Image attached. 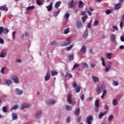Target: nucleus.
I'll list each match as a JSON object with an SVG mask.
<instances>
[{
	"mask_svg": "<svg viewBox=\"0 0 124 124\" xmlns=\"http://www.w3.org/2000/svg\"><path fill=\"white\" fill-rule=\"evenodd\" d=\"M75 6V4H74V0H71L69 1L68 3V8L71 9L73 8Z\"/></svg>",
	"mask_w": 124,
	"mask_h": 124,
	"instance_id": "obj_3",
	"label": "nucleus"
},
{
	"mask_svg": "<svg viewBox=\"0 0 124 124\" xmlns=\"http://www.w3.org/2000/svg\"><path fill=\"white\" fill-rule=\"evenodd\" d=\"M3 32V27H0V35Z\"/></svg>",
	"mask_w": 124,
	"mask_h": 124,
	"instance_id": "obj_48",
	"label": "nucleus"
},
{
	"mask_svg": "<svg viewBox=\"0 0 124 124\" xmlns=\"http://www.w3.org/2000/svg\"><path fill=\"white\" fill-rule=\"evenodd\" d=\"M46 7L47 11L48 12L52 11L53 9V3L52 2H50L49 5H48V6H46Z\"/></svg>",
	"mask_w": 124,
	"mask_h": 124,
	"instance_id": "obj_7",
	"label": "nucleus"
},
{
	"mask_svg": "<svg viewBox=\"0 0 124 124\" xmlns=\"http://www.w3.org/2000/svg\"><path fill=\"white\" fill-rule=\"evenodd\" d=\"M120 39L121 41H122L123 42H124V37L123 36H121L120 37Z\"/></svg>",
	"mask_w": 124,
	"mask_h": 124,
	"instance_id": "obj_58",
	"label": "nucleus"
},
{
	"mask_svg": "<svg viewBox=\"0 0 124 124\" xmlns=\"http://www.w3.org/2000/svg\"><path fill=\"white\" fill-rule=\"evenodd\" d=\"M0 58H5L6 57V53L2 52L0 54Z\"/></svg>",
	"mask_w": 124,
	"mask_h": 124,
	"instance_id": "obj_28",
	"label": "nucleus"
},
{
	"mask_svg": "<svg viewBox=\"0 0 124 124\" xmlns=\"http://www.w3.org/2000/svg\"><path fill=\"white\" fill-rule=\"evenodd\" d=\"M16 62H22V60L21 59H16Z\"/></svg>",
	"mask_w": 124,
	"mask_h": 124,
	"instance_id": "obj_62",
	"label": "nucleus"
},
{
	"mask_svg": "<svg viewBox=\"0 0 124 124\" xmlns=\"http://www.w3.org/2000/svg\"><path fill=\"white\" fill-rule=\"evenodd\" d=\"M55 103H56V101L53 99H49L47 102V104H51L52 105Z\"/></svg>",
	"mask_w": 124,
	"mask_h": 124,
	"instance_id": "obj_23",
	"label": "nucleus"
},
{
	"mask_svg": "<svg viewBox=\"0 0 124 124\" xmlns=\"http://www.w3.org/2000/svg\"><path fill=\"white\" fill-rule=\"evenodd\" d=\"M102 90H105V86L102 85L101 87L99 86H97L96 87L95 91L97 94L99 95L102 92Z\"/></svg>",
	"mask_w": 124,
	"mask_h": 124,
	"instance_id": "obj_1",
	"label": "nucleus"
},
{
	"mask_svg": "<svg viewBox=\"0 0 124 124\" xmlns=\"http://www.w3.org/2000/svg\"><path fill=\"white\" fill-rule=\"evenodd\" d=\"M0 44H3V43H4V41L3 40V39L0 38Z\"/></svg>",
	"mask_w": 124,
	"mask_h": 124,
	"instance_id": "obj_56",
	"label": "nucleus"
},
{
	"mask_svg": "<svg viewBox=\"0 0 124 124\" xmlns=\"http://www.w3.org/2000/svg\"><path fill=\"white\" fill-rule=\"evenodd\" d=\"M45 80L46 81H48L50 79V74L49 73H46V74L45 76Z\"/></svg>",
	"mask_w": 124,
	"mask_h": 124,
	"instance_id": "obj_25",
	"label": "nucleus"
},
{
	"mask_svg": "<svg viewBox=\"0 0 124 124\" xmlns=\"http://www.w3.org/2000/svg\"><path fill=\"white\" fill-rule=\"evenodd\" d=\"M3 31L4 33H8L9 32V30H8L7 28H3Z\"/></svg>",
	"mask_w": 124,
	"mask_h": 124,
	"instance_id": "obj_39",
	"label": "nucleus"
},
{
	"mask_svg": "<svg viewBox=\"0 0 124 124\" xmlns=\"http://www.w3.org/2000/svg\"><path fill=\"white\" fill-rule=\"evenodd\" d=\"M69 61H73L74 60V56L73 55H70L68 58Z\"/></svg>",
	"mask_w": 124,
	"mask_h": 124,
	"instance_id": "obj_37",
	"label": "nucleus"
},
{
	"mask_svg": "<svg viewBox=\"0 0 124 124\" xmlns=\"http://www.w3.org/2000/svg\"><path fill=\"white\" fill-rule=\"evenodd\" d=\"M112 29H114V30H116V31H119V29H118V26H117L116 25L112 26Z\"/></svg>",
	"mask_w": 124,
	"mask_h": 124,
	"instance_id": "obj_51",
	"label": "nucleus"
},
{
	"mask_svg": "<svg viewBox=\"0 0 124 124\" xmlns=\"http://www.w3.org/2000/svg\"><path fill=\"white\" fill-rule=\"evenodd\" d=\"M110 40L111 42H115L116 41V35L114 34H112L110 36Z\"/></svg>",
	"mask_w": 124,
	"mask_h": 124,
	"instance_id": "obj_15",
	"label": "nucleus"
},
{
	"mask_svg": "<svg viewBox=\"0 0 124 124\" xmlns=\"http://www.w3.org/2000/svg\"><path fill=\"white\" fill-rule=\"evenodd\" d=\"M71 43V38L68 37L67 40L64 42V45H62V46H67Z\"/></svg>",
	"mask_w": 124,
	"mask_h": 124,
	"instance_id": "obj_4",
	"label": "nucleus"
},
{
	"mask_svg": "<svg viewBox=\"0 0 124 124\" xmlns=\"http://www.w3.org/2000/svg\"><path fill=\"white\" fill-rule=\"evenodd\" d=\"M17 108L18 105H16L11 108V110H16V109H17Z\"/></svg>",
	"mask_w": 124,
	"mask_h": 124,
	"instance_id": "obj_49",
	"label": "nucleus"
},
{
	"mask_svg": "<svg viewBox=\"0 0 124 124\" xmlns=\"http://www.w3.org/2000/svg\"><path fill=\"white\" fill-rule=\"evenodd\" d=\"M82 67H83V68H85V67H89V65L87 63L84 62L83 63V64L82 65Z\"/></svg>",
	"mask_w": 124,
	"mask_h": 124,
	"instance_id": "obj_41",
	"label": "nucleus"
},
{
	"mask_svg": "<svg viewBox=\"0 0 124 124\" xmlns=\"http://www.w3.org/2000/svg\"><path fill=\"white\" fill-rule=\"evenodd\" d=\"M42 114V111L37 110L35 113V118H39Z\"/></svg>",
	"mask_w": 124,
	"mask_h": 124,
	"instance_id": "obj_10",
	"label": "nucleus"
},
{
	"mask_svg": "<svg viewBox=\"0 0 124 124\" xmlns=\"http://www.w3.org/2000/svg\"><path fill=\"white\" fill-rule=\"evenodd\" d=\"M15 93L17 95H21V94H23V91L20 90V89L16 88L15 90Z\"/></svg>",
	"mask_w": 124,
	"mask_h": 124,
	"instance_id": "obj_8",
	"label": "nucleus"
},
{
	"mask_svg": "<svg viewBox=\"0 0 124 124\" xmlns=\"http://www.w3.org/2000/svg\"><path fill=\"white\" fill-rule=\"evenodd\" d=\"M104 109H105L106 110H108V106L107 105H105L104 106Z\"/></svg>",
	"mask_w": 124,
	"mask_h": 124,
	"instance_id": "obj_64",
	"label": "nucleus"
},
{
	"mask_svg": "<svg viewBox=\"0 0 124 124\" xmlns=\"http://www.w3.org/2000/svg\"><path fill=\"white\" fill-rule=\"evenodd\" d=\"M12 116L13 117V120H17L18 119V116H17V114L15 113H13L12 114Z\"/></svg>",
	"mask_w": 124,
	"mask_h": 124,
	"instance_id": "obj_24",
	"label": "nucleus"
},
{
	"mask_svg": "<svg viewBox=\"0 0 124 124\" xmlns=\"http://www.w3.org/2000/svg\"><path fill=\"white\" fill-rule=\"evenodd\" d=\"M93 121V117L92 115H89L86 117V123L87 124H92V121Z\"/></svg>",
	"mask_w": 124,
	"mask_h": 124,
	"instance_id": "obj_2",
	"label": "nucleus"
},
{
	"mask_svg": "<svg viewBox=\"0 0 124 124\" xmlns=\"http://www.w3.org/2000/svg\"><path fill=\"white\" fill-rule=\"evenodd\" d=\"M80 99L82 100V101H84V99H85V95H82L80 96Z\"/></svg>",
	"mask_w": 124,
	"mask_h": 124,
	"instance_id": "obj_53",
	"label": "nucleus"
},
{
	"mask_svg": "<svg viewBox=\"0 0 124 124\" xmlns=\"http://www.w3.org/2000/svg\"><path fill=\"white\" fill-rule=\"evenodd\" d=\"M5 83H6L7 85H11V84H12V81H11V80L7 79L5 81Z\"/></svg>",
	"mask_w": 124,
	"mask_h": 124,
	"instance_id": "obj_29",
	"label": "nucleus"
},
{
	"mask_svg": "<svg viewBox=\"0 0 124 124\" xmlns=\"http://www.w3.org/2000/svg\"><path fill=\"white\" fill-rule=\"evenodd\" d=\"M73 88L77 87V83H76V81H74L73 83Z\"/></svg>",
	"mask_w": 124,
	"mask_h": 124,
	"instance_id": "obj_50",
	"label": "nucleus"
},
{
	"mask_svg": "<svg viewBox=\"0 0 124 124\" xmlns=\"http://www.w3.org/2000/svg\"><path fill=\"white\" fill-rule=\"evenodd\" d=\"M92 80H93L94 83H97V82H99V79L98 78L94 76H92Z\"/></svg>",
	"mask_w": 124,
	"mask_h": 124,
	"instance_id": "obj_13",
	"label": "nucleus"
},
{
	"mask_svg": "<svg viewBox=\"0 0 124 124\" xmlns=\"http://www.w3.org/2000/svg\"><path fill=\"white\" fill-rule=\"evenodd\" d=\"M107 57L108 60H111V58H112V54L111 53H108L107 55Z\"/></svg>",
	"mask_w": 124,
	"mask_h": 124,
	"instance_id": "obj_42",
	"label": "nucleus"
},
{
	"mask_svg": "<svg viewBox=\"0 0 124 124\" xmlns=\"http://www.w3.org/2000/svg\"><path fill=\"white\" fill-rule=\"evenodd\" d=\"M89 33V30H86L85 31L84 33L83 34L82 37L83 38L86 39L88 37V34Z\"/></svg>",
	"mask_w": 124,
	"mask_h": 124,
	"instance_id": "obj_16",
	"label": "nucleus"
},
{
	"mask_svg": "<svg viewBox=\"0 0 124 124\" xmlns=\"http://www.w3.org/2000/svg\"><path fill=\"white\" fill-rule=\"evenodd\" d=\"M12 80L14 81L16 84H19V78L17 77L16 76H13L12 77Z\"/></svg>",
	"mask_w": 124,
	"mask_h": 124,
	"instance_id": "obj_5",
	"label": "nucleus"
},
{
	"mask_svg": "<svg viewBox=\"0 0 124 124\" xmlns=\"http://www.w3.org/2000/svg\"><path fill=\"white\" fill-rule=\"evenodd\" d=\"M80 65L78 63H75L74 65H73V68H76L77 67H78V66H79Z\"/></svg>",
	"mask_w": 124,
	"mask_h": 124,
	"instance_id": "obj_46",
	"label": "nucleus"
},
{
	"mask_svg": "<svg viewBox=\"0 0 124 124\" xmlns=\"http://www.w3.org/2000/svg\"><path fill=\"white\" fill-rule=\"evenodd\" d=\"M107 93V91L105 89L103 90V93H102L103 95H105V94H106Z\"/></svg>",
	"mask_w": 124,
	"mask_h": 124,
	"instance_id": "obj_55",
	"label": "nucleus"
},
{
	"mask_svg": "<svg viewBox=\"0 0 124 124\" xmlns=\"http://www.w3.org/2000/svg\"><path fill=\"white\" fill-rule=\"evenodd\" d=\"M51 76H55L56 75H58V72L55 70H52L51 72Z\"/></svg>",
	"mask_w": 124,
	"mask_h": 124,
	"instance_id": "obj_26",
	"label": "nucleus"
},
{
	"mask_svg": "<svg viewBox=\"0 0 124 124\" xmlns=\"http://www.w3.org/2000/svg\"><path fill=\"white\" fill-rule=\"evenodd\" d=\"M4 67H2L1 69V73H2L3 74H4Z\"/></svg>",
	"mask_w": 124,
	"mask_h": 124,
	"instance_id": "obj_57",
	"label": "nucleus"
},
{
	"mask_svg": "<svg viewBox=\"0 0 124 124\" xmlns=\"http://www.w3.org/2000/svg\"><path fill=\"white\" fill-rule=\"evenodd\" d=\"M29 107H30V105L24 103L21 105L20 109V110H24V109L29 108Z\"/></svg>",
	"mask_w": 124,
	"mask_h": 124,
	"instance_id": "obj_6",
	"label": "nucleus"
},
{
	"mask_svg": "<svg viewBox=\"0 0 124 124\" xmlns=\"http://www.w3.org/2000/svg\"><path fill=\"white\" fill-rule=\"evenodd\" d=\"M122 6V5L120 3L116 4L114 6L115 10H118V9H120Z\"/></svg>",
	"mask_w": 124,
	"mask_h": 124,
	"instance_id": "obj_17",
	"label": "nucleus"
},
{
	"mask_svg": "<svg viewBox=\"0 0 124 124\" xmlns=\"http://www.w3.org/2000/svg\"><path fill=\"white\" fill-rule=\"evenodd\" d=\"M88 17V16H85L84 17H82V20L83 23H85L86 22V19Z\"/></svg>",
	"mask_w": 124,
	"mask_h": 124,
	"instance_id": "obj_45",
	"label": "nucleus"
},
{
	"mask_svg": "<svg viewBox=\"0 0 124 124\" xmlns=\"http://www.w3.org/2000/svg\"><path fill=\"white\" fill-rule=\"evenodd\" d=\"M36 3L38 5H41L43 2L41 1V0H36Z\"/></svg>",
	"mask_w": 124,
	"mask_h": 124,
	"instance_id": "obj_35",
	"label": "nucleus"
},
{
	"mask_svg": "<svg viewBox=\"0 0 124 124\" xmlns=\"http://www.w3.org/2000/svg\"><path fill=\"white\" fill-rule=\"evenodd\" d=\"M72 97V95H71V94H69L67 96V100L69 104H71V103H72V100H71Z\"/></svg>",
	"mask_w": 124,
	"mask_h": 124,
	"instance_id": "obj_9",
	"label": "nucleus"
},
{
	"mask_svg": "<svg viewBox=\"0 0 124 124\" xmlns=\"http://www.w3.org/2000/svg\"><path fill=\"white\" fill-rule=\"evenodd\" d=\"M51 45H52V46H58V43L53 41L51 43Z\"/></svg>",
	"mask_w": 124,
	"mask_h": 124,
	"instance_id": "obj_38",
	"label": "nucleus"
},
{
	"mask_svg": "<svg viewBox=\"0 0 124 124\" xmlns=\"http://www.w3.org/2000/svg\"><path fill=\"white\" fill-rule=\"evenodd\" d=\"M123 21H120V28H123L124 27V25H123Z\"/></svg>",
	"mask_w": 124,
	"mask_h": 124,
	"instance_id": "obj_59",
	"label": "nucleus"
},
{
	"mask_svg": "<svg viewBox=\"0 0 124 124\" xmlns=\"http://www.w3.org/2000/svg\"><path fill=\"white\" fill-rule=\"evenodd\" d=\"M94 105L95 107H99V100L97 99L95 101Z\"/></svg>",
	"mask_w": 124,
	"mask_h": 124,
	"instance_id": "obj_27",
	"label": "nucleus"
},
{
	"mask_svg": "<svg viewBox=\"0 0 124 124\" xmlns=\"http://www.w3.org/2000/svg\"><path fill=\"white\" fill-rule=\"evenodd\" d=\"M113 119H114V116L113 115H110L108 117V122H111Z\"/></svg>",
	"mask_w": 124,
	"mask_h": 124,
	"instance_id": "obj_32",
	"label": "nucleus"
},
{
	"mask_svg": "<svg viewBox=\"0 0 124 124\" xmlns=\"http://www.w3.org/2000/svg\"><path fill=\"white\" fill-rule=\"evenodd\" d=\"M80 90H81V87H80V86H78L76 89V93H79Z\"/></svg>",
	"mask_w": 124,
	"mask_h": 124,
	"instance_id": "obj_43",
	"label": "nucleus"
},
{
	"mask_svg": "<svg viewBox=\"0 0 124 124\" xmlns=\"http://www.w3.org/2000/svg\"><path fill=\"white\" fill-rule=\"evenodd\" d=\"M107 113H108V111H104V112H100L99 114V119H101V118H102L104 116H105V115H106Z\"/></svg>",
	"mask_w": 124,
	"mask_h": 124,
	"instance_id": "obj_11",
	"label": "nucleus"
},
{
	"mask_svg": "<svg viewBox=\"0 0 124 124\" xmlns=\"http://www.w3.org/2000/svg\"><path fill=\"white\" fill-rule=\"evenodd\" d=\"M120 21H121L122 22H124V14H123L122 15V17L121 20Z\"/></svg>",
	"mask_w": 124,
	"mask_h": 124,
	"instance_id": "obj_63",
	"label": "nucleus"
},
{
	"mask_svg": "<svg viewBox=\"0 0 124 124\" xmlns=\"http://www.w3.org/2000/svg\"><path fill=\"white\" fill-rule=\"evenodd\" d=\"M83 27V24L81 22H78L77 23V28L78 29H80V28Z\"/></svg>",
	"mask_w": 124,
	"mask_h": 124,
	"instance_id": "obj_21",
	"label": "nucleus"
},
{
	"mask_svg": "<svg viewBox=\"0 0 124 124\" xmlns=\"http://www.w3.org/2000/svg\"><path fill=\"white\" fill-rule=\"evenodd\" d=\"M69 16H70V15H69L68 13H66L64 15V19H65V20H67V19L69 18Z\"/></svg>",
	"mask_w": 124,
	"mask_h": 124,
	"instance_id": "obj_30",
	"label": "nucleus"
},
{
	"mask_svg": "<svg viewBox=\"0 0 124 124\" xmlns=\"http://www.w3.org/2000/svg\"><path fill=\"white\" fill-rule=\"evenodd\" d=\"M0 10H3L4 11H8V8L5 6H0Z\"/></svg>",
	"mask_w": 124,
	"mask_h": 124,
	"instance_id": "obj_19",
	"label": "nucleus"
},
{
	"mask_svg": "<svg viewBox=\"0 0 124 124\" xmlns=\"http://www.w3.org/2000/svg\"><path fill=\"white\" fill-rule=\"evenodd\" d=\"M60 12H61L60 10H58L57 11L54 12L53 15L54 17H57V16H58L59 14H60Z\"/></svg>",
	"mask_w": 124,
	"mask_h": 124,
	"instance_id": "obj_22",
	"label": "nucleus"
},
{
	"mask_svg": "<svg viewBox=\"0 0 124 124\" xmlns=\"http://www.w3.org/2000/svg\"><path fill=\"white\" fill-rule=\"evenodd\" d=\"M73 47V45L67 47V50H68V51H70V49H71V48H72Z\"/></svg>",
	"mask_w": 124,
	"mask_h": 124,
	"instance_id": "obj_61",
	"label": "nucleus"
},
{
	"mask_svg": "<svg viewBox=\"0 0 124 124\" xmlns=\"http://www.w3.org/2000/svg\"><path fill=\"white\" fill-rule=\"evenodd\" d=\"M35 7L34 6H29L27 8L26 10H31V9H34Z\"/></svg>",
	"mask_w": 124,
	"mask_h": 124,
	"instance_id": "obj_36",
	"label": "nucleus"
},
{
	"mask_svg": "<svg viewBox=\"0 0 124 124\" xmlns=\"http://www.w3.org/2000/svg\"><path fill=\"white\" fill-rule=\"evenodd\" d=\"M88 28H89V29H91V27H92V24L91 23V22H89L87 25Z\"/></svg>",
	"mask_w": 124,
	"mask_h": 124,
	"instance_id": "obj_60",
	"label": "nucleus"
},
{
	"mask_svg": "<svg viewBox=\"0 0 124 124\" xmlns=\"http://www.w3.org/2000/svg\"><path fill=\"white\" fill-rule=\"evenodd\" d=\"M66 109L67 111H71V110H72V107L70 106H66Z\"/></svg>",
	"mask_w": 124,
	"mask_h": 124,
	"instance_id": "obj_33",
	"label": "nucleus"
},
{
	"mask_svg": "<svg viewBox=\"0 0 124 124\" xmlns=\"http://www.w3.org/2000/svg\"><path fill=\"white\" fill-rule=\"evenodd\" d=\"M106 13L107 15L110 14L111 13V10H107L106 11Z\"/></svg>",
	"mask_w": 124,
	"mask_h": 124,
	"instance_id": "obj_54",
	"label": "nucleus"
},
{
	"mask_svg": "<svg viewBox=\"0 0 124 124\" xmlns=\"http://www.w3.org/2000/svg\"><path fill=\"white\" fill-rule=\"evenodd\" d=\"M68 32H69V29L68 28H67L64 30V34H67Z\"/></svg>",
	"mask_w": 124,
	"mask_h": 124,
	"instance_id": "obj_40",
	"label": "nucleus"
},
{
	"mask_svg": "<svg viewBox=\"0 0 124 124\" xmlns=\"http://www.w3.org/2000/svg\"><path fill=\"white\" fill-rule=\"evenodd\" d=\"M84 6V3L81 0L78 2V8H83Z\"/></svg>",
	"mask_w": 124,
	"mask_h": 124,
	"instance_id": "obj_18",
	"label": "nucleus"
},
{
	"mask_svg": "<svg viewBox=\"0 0 124 124\" xmlns=\"http://www.w3.org/2000/svg\"><path fill=\"white\" fill-rule=\"evenodd\" d=\"M113 86H118L119 85V82L114 80L113 81Z\"/></svg>",
	"mask_w": 124,
	"mask_h": 124,
	"instance_id": "obj_47",
	"label": "nucleus"
},
{
	"mask_svg": "<svg viewBox=\"0 0 124 124\" xmlns=\"http://www.w3.org/2000/svg\"><path fill=\"white\" fill-rule=\"evenodd\" d=\"M101 60L102 61V64L103 66H106L105 62L104 61V58H103V57H101Z\"/></svg>",
	"mask_w": 124,
	"mask_h": 124,
	"instance_id": "obj_34",
	"label": "nucleus"
},
{
	"mask_svg": "<svg viewBox=\"0 0 124 124\" xmlns=\"http://www.w3.org/2000/svg\"><path fill=\"white\" fill-rule=\"evenodd\" d=\"M74 115H76V116H78L80 114V108H78L75 109V110L74 112Z\"/></svg>",
	"mask_w": 124,
	"mask_h": 124,
	"instance_id": "obj_14",
	"label": "nucleus"
},
{
	"mask_svg": "<svg viewBox=\"0 0 124 124\" xmlns=\"http://www.w3.org/2000/svg\"><path fill=\"white\" fill-rule=\"evenodd\" d=\"M61 4H62V2L61 1H57L55 4V8H59Z\"/></svg>",
	"mask_w": 124,
	"mask_h": 124,
	"instance_id": "obj_20",
	"label": "nucleus"
},
{
	"mask_svg": "<svg viewBox=\"0 0 124 124\" xmlns=\"http://www.w3.org/2000/svg\"><path fill=\"white\" fill-rule=\"evenodd\" d=\"M87 50V47H86V46H83L80 49V52L81 53H83V54H85L86 53V51Z\"/></svg>",
	"mask_w": 124,
	"mask_h": 124,
	"instance_id": "obj_12",
	"label": "nucleus"
},
{
	"mask_svg": "<svg viewBox=\"0 0 124 124\" xmlns=\"http://www.w3.org/2000/svg\"><path fill=\"white\" fill-rule=\"evenodd\" d=\"M112 105L113 106H116V105H118V101L117 99H114L112 101Z\"/></svg>",
	"mask_w": 124,
	"mask_h": 124,
	"instance_id": "obj_31",
	"label": "nucleus"
},
{
	"mask_svg": "<svg viewBox=\"0 0 124 124\" xmlns=\"http://www.w3.org/2000/svg\"><path fill=\"white\" fill-rule=\"evenodd\" d=\"M2 110L4 113H6L7 112V109H6V107H3L2 108Z\"/></svg>",
	"mask_w": 124,
	"mask_h": 124,
	"instance_id": "obj_44",
	"label": "nucleus"
},
{
	"mask_svg": "<svg viewBox=\"0 0 124 124\" xmlns=\"http://www.w3.org/2000/svg\"><path fill=\"white\" fill-rule=\"evenodd\" d=\"M97 25H98V21L95 20V21L94 22L93 26H97Z\"/></svg>",
	"mask_w": 124,
	"mask_h": 124,
	"instance_id": "obj_52",
	"label": "nucleus"
}]
</instances>
